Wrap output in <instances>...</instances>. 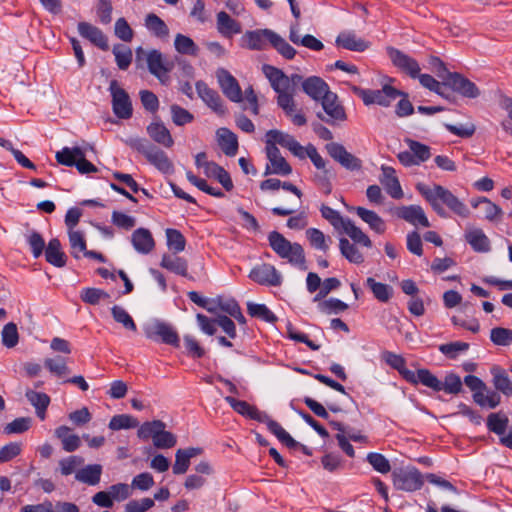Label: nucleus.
<instances>
[{"mask_svg": "<svg viewBox=\"0 0 512 512\" xmlns=\"http://www.w3.org/2000/svg\"><path fill=\"white\" fill-rule=\"evenodd\" d=\"M416 189L440 217H448L443 205H446L453 213L462 218L469 217L470 211L468 207L447 188L439 184L428 187L423 183H418Z\"/></svg>", "mask_w": 512, "mask_h": 512, "instance_id": "nucleus-1", "label": "nucleus"}, {"mask_svg": "<svg viewBox=\"0 0 512 512\" xmlns=\"http://www.w3.org/2000/svg\"><path fill=\"white\" fill-rule=\"evenodd\" d=\"M269 245L282 259H286L291 265L300 270H306V258L303 247L299 243H292L281 233L272 231L268 235Z\"/></svg>", "mask_w": 512, "mask_h": 512, "instance_id": "nucleus-2", "label": "nucleus"}, {"mask_svg": "<svg viewBox=\"0 0 512 512\" xmlns=\"http://www.w3.org/2000/svg\"><path fill=\"white\" fill-rule=\"evenodd\" d=\"M123 141L130 148L143 154L149 163L154 165L162 173L171 174L174 172L173 163L168 158L167 154L163 150L149 143L146 139L139 137H128Z\"/></svg>", "mask_w": 512, "mask_h": 512, "instance_id": "nucleus-3", "label": "nucleus"}, {"mask_svg": "<svg viewBox=\"0 0 512 512\" xmlns=\"http://www.w3.org/2000/svg\"><path fill=\"white\" fill-rule=\"evenodd\" d=\"M166 424L161 420L144 422L140 425L137 436L142 440L152 439L153 445L158 449H169L176 445V436L165 430Z\"/></svg>", "mask_w": 512, "mask_h": 512, "instance_id": "nucleus-4", "label": "nucleus"}, {"mask_svg": "<svg viewBox=\"0 0 512 512\" xmlns=\"http://www.w3.org/2000/svg\"><path fill=\"white\" fill-rule=\"evenodd\" d=\"M349 88L353 94L361 98L366 106L377 104L383 107H388L392 101L403 94V91H400L389 84H384L381 89L377 90L364 89L356 85H349Z\"/></svg>", "mask_w": 512, "mask_h": 512, "instance_id": "nucleus-5", "label": "nucleus"}, {"mask_svg": "<svg viewBox=\"0 0 512 512\" xmlns=\"http://www.w3.org/2000/svg\"><path fill=\"white\" fill-rule=\"evenodd\" d=\"M431 63L439 66L446 73L444 77L445 86L451 88L454 92L463 97L475 99L480 95V90L475 83L457 72L447 71L444 63L437 57L432 58Z\"/></svg>", "mask_w": 512, "mask_h": 512, "instance_id": "nucleus-6", "label": "nucleus"}, {"mask_svg": "<svg viewBox=\"0 0 512 512\" xmlns=\"http://www.w3.org/2000/svg\"><path fill=\"white\" fill-rule=\"evenodd\" d=\"M393 485L397 490L414 492L422 488L423 476L415 467H402L392 472Z\"/></svg>", "mask_w": 512, "mask_h": 512, "instance_id": "nucleus-7", "label": "nucleus"}, {"mask_svg": "<svg viewBox=\"0 0 512 512\" xmlns=\"http://www.w3.org/2000/svg\"><path fill=\"white\" fill-rule=\"evenodd\" d=\"M320 102L326 114V116H323L322 113H317V117L320 120L326 122L329 125H335L336 123H342L347 120L345 108L338 100L336 93L331 91Z\"/></svg>", "mask_w": 512, "mask_h": 512, "instance_id": "nucleus-8", "label": "nucleus"}, {"mask_svg": "<svg viewBox=\"0 0 512 512\" xmlns=\"http://www.w3.org/2000/svg\"><path fill=\"white\" fill-rule=\"evenodd\" d=\"M112 97L113 113L120 119H129L133 114L132 102L129 94L120 87L117 80H112L109 85Z\"/></svg>", "mask_w": 512, "mask_h": 512, "instance_id": "nucleus-9", "label": "nucleus"}, {"mask_svg": "<svg viewBox=\"0 0 512 512\" xmlns=\"http://www.w3.org/2000/svg\"><path fill=\"white\" fill-rule=\"evenodd\" d=\"M146 62L149 72L162 84L166 85L169 81L168 73L172 70L173 63L166 61L163 54L156 49L147 53Z\"/></svg>", "mask_w": 512, "mask_h": 512, "instance_id": "nucleus-10", "label": "nucleus"}, {"mask_svg": "<svg viewBox=\"0 0 512 512\" xmlns=\"http://www.w3.org/2000/svg\"><path fill=\"white\" fill-rule=\"evenodd\" d=\"M387 54L393 65L401 72L407 74L413 79H416V77L419 76L421 68L417 60L394 47H388Z\"/></svg>", "mask_w": 512, "mask_h": 512, "instance_id": "nucleus-11", "label": "nucleus"}, {"mask_svg": "<svg viewBox=\"0 0 512 512\" xmlns=\"http://www.w3.org/2000/svg\"><path fill=\"white\" fill-rule=\"evenodd\" d=\"M249 278L255 283L263 286H280L282 276L271 264L262 263L252 268Z\"/></svg>", "mask_w": 512, "mask_h": 512, "instance_id": "nucleus-12", "label": "nucleus"}, {"mask_svg": "<svg viewBox=\"0 0 512 512\" xmlns=\"http://www.w3.org/2000/svg\"><path fill=\"white\" fill-rule=\"evenodd\" d=\"M326 150L330 157H332L345 169L350 171L361 169L362 161L352 153L348 152L342 144L331 142L326 145Z\"/></svg>", "mask_w": 512, "mask_h": 512, "instance_id": "nucleus-13", "label": "nucleus"}, {"mask_svg": "<svg viewBox=\"0 0 512 512\" xmlns=\"http://www.w3.org/2000/svg\"><path fill=\"white\" fill-rule=\"evenodd\" d=\"M216 75L224 95L232 102H241L243 95L236 78L223 68L218 69Z\"/></svg>", "mask_w": 512, "mask_h": 512, "instance_id": "nucleus-14", "label": "nucleus"}, {"mask_svg": "<svg viewBox=\"0 0 512 512\" xmlns=\"http://www.w3.org/2000/svg\"><path fill=\"white\" fill-rule=\"evenodd\" d=\"M277 105L284 111L294 125L304 126L307 123L305 115L301 111L296 110V103L293 95L287 90L277 92Z\"/></svg>", "mask_w": 512, "mask_h": 512, "instance_id": "nucleus-15", "label": "nucleus"}, {"mask_svg": "<svg viewBox=\"0 0 512 512\" xmlns=\"http://www.w3.org/2000/svg\"><path fill=\"white\" fill-rule=\"evenodd\" d=\"M395 215L413 226L430 227V222L419 205L401 206L395 209Z\"/></svg>", "mask_w": 512, "mask_h": 512, "instance_id": "nucleus-16", "label": "nucleus"}, {"mask_svg": "<svg viewBox=\"0 0 512 512\" xmlns=\"http://www.w3.org/2000/svg\"><path fill=\"white\" fill-rule=\"evenodd\" d=\"M160 337L162 342L176 348L180 346V339L176 330L169 324L157 321L147 331V337Z\"/></svg>", "mask_w": 512, "mask_h": 512, "instance_id": "nucleus-17", "label": "nucleus"}, {"mask_svg": "<svg viewBox=\"0 0 512 512\" xmlns=\"http://www.w3.org/2000/svg\"><path fill=\"white\" fill-rule=\"evenodd\" d=\"M196 90L199 97L218 115H224L226 110L223 101L215 90L208 87L203 81L196 83Z\"/></svg>", "mask_w": 512, "mask_h": 512, "instance_id": "nucleus-18", "label": "nucleus"}, {"mask_svg": "<svg viewBox=\"0 0 512 512\" xmlns=\"http://www.w3.org/2000/svg\"><path fill=\"white\" fill-rule=\"evenodd\" d=\"M266 153L267 158L269 159L272 165V170L270 171L269 167L267 166L265 175L273 173L277 175L287 176L291 174L292 168L289 165V163L285 160V158L282 157L280 150L278 149L277 146L270 145L269 147H266Z\"/></svg>", "mask_w": 512, "mask_h": 512, "instance_id": "nucleus-19", "label": "nucleus"}, {"mask_svg": "<svg viewBox=\"0 0 512 512\" xmlns=\"http://www.w3.org/2000/svg\"><path fill=\"white\" fill-rule=\"evenodd\" d=\"M78 32L83 38L89 40L99 49L103 51H107L109 49L108 39L102 30L98 27L88 22H80L78 24Z\"/></svg>", "mask_w": 512, "mask_h": 512, "instance_id": "nucleus-20", "label": "nucleus"}, {"mask_svg": "<svg viewBox=\"0 0 512 512\" xmlns=\"http://www.w3.org/2000/svg\"><path fill=\"white\" fill-rule=\"evenodd\" d=\"M381 171L380 183L383 185L386 192L393 199H401L404 193L396 176L395 169L389 166H382Z\"/></svg>", "mask_w": 512, "mask_h": 512, "instance_id": "nucleus-21", "label": "nucleus"}, {"mask_svg": "<svg viewBox=\"0 0 512 512\" xmlns=\"http://www.w3.org/2000/svg\"><path fill=\"white\" fill-rule=\"evenodd\" d=\"M303 91L315 101H321L330 93L328 84L320 77L311 76L302 82Z\"/></svg>", "mask_w": 512, "mask_h": 512, "instance_id": "nucleus-22", "label": "nucleus"}, {"mask_svg": "<svg viewBox=\"0 0 512 512\" xmlns=\"http://www.w3.org/2000/svg\"><path fill=\"white\" fill-rule=\"evenodd\" d=\"M225 401L232 407L234 411L245 417H248L258 422L266 420V412L260 411L257 407L250 405L248 402L244 400H238L232 396H226Z\"/></svg>", "mask_w": 512, "mask_h": 512, "instance_id": "nucleus-23", "label": "nucleus"}, {"mask_svg": "<svg viewBox=\"0 0 512 512\" xmlns=\"http://www.w3.org/2000/svg\"><path fill=\"white\" fill-rule=\"evenodd\" d=\"M202 453V448L189 447L186 449H178L175 453V462L173 464V473L181 475L187 472L190 466V460Z\"/></svg>", "mask_w": 512, "mask_h": 512, "instance_id": "nucleus-24", "label": "nucleus"}, {"mask_svg": "<svg viewBox=\"0 0 512 512\" xmlns=\"http://www.w3.org/2000/svg\"><path fill=\"white\" fill-rule=\"evenodd\" d=\"M262 70L269 80L271 87L276 93L287 90L289 88V76H287L281 69L266 64L263 65Z\"/></svg>", "mask_w": 512, "mask_h": 512, "instance_id": "nucleus-25", "label": "nucleus"}, {"mask_svg": "<svg viewBox=\"0 0 512 512\" xmlns=\"http://www.w3.org/2000/svg\"><path fill=\"white\" fill-rule=\"evenodd\" d=\"M349 211H354L376 233L383 234L386 231L385 221L376 212L360 206L351 207Z\"/></svg>", "mask_w": 512, "mask_h": 512, "instance_id": "nucleus-26", "label": "nucleus"}, {"mask_svg": "<svg viewBox=\"0 0 512 512\" xmlns=\"http://www.w3.org/2000/svg\"><path fill=\"white\" fill-rule=\"evenodd\" d=\"M134 249L141 254L150 253L155 247L151 232L146 228L136 229L131 236Z\"/></svg>", "mask_w": 512, "mask_h": 512, "instance_id": "nucleus-27", "label": "nucleus"}, {"mask_svg": "<svg viewBox=\"0 0 512 512\" xmlns=\"http://www.w3.org/2000/svg\"><path fill=\"white\" fill-rule=\"evenodd\" d=\"M336 44L344 49L363 52L369 47V43L356 36L352 31L341 32L336 38Z\"/></svg>", "mask_w": 512, "mask_h": 512, "instance_id": "nucleus-28", "label": "nucleus"}, {"mask_svg": "<svg viewBox=\"0 0 512 512\" xmlns=\"http://www.w3.org/2000/svg\"><path fill=\"white\" fill-rule=\"evenodd\" d=\"M218 144L225 155L233 157L238 151V139L228 128H219L216 132Z\"/></svg>", "mask_w": 512, "mask_h": 512, "instance_id": "nucleus-29", "label": "nucleus"}, {"mask_svg": "<svg viewBox=\"0 0 512 512\" xmlns=\"http://www.w3.org/2000/svg\"><path fill=\"white\" fill-rule=\"evenodd\" d=\"M147 133L153 141L166 148H170L174 144L170 131L162 122H152L149 124L147 126Z\"/></svg>", "mask_w": 512, "mask_h": 512, "instance_id": "nucleus-30", "label": "nucleus"}, {"mask_svg": "<svg viewBox=\"0 0 512 512\" xmlns=\"http://www.w3.org/2000/svg\"><path fill=\"white\" fill-rule=\"evenodd\" d=\"M160 266L168 271L186 277L188 275V262L177 254H164Z\"/></svg>", "mask_w": 512, "mask_h": 512, "instance_id": "nucleus-31", "label": "nucleus"}, {"mask_svg": "<svg viewBox=\"0 0 512 512\" xmlns=\"http://www.w3.org/2000/svg\"><path fill=\"white\" fill-rule=\"evenodd\" d=\"M270 33H274V31L270 29H259L246 32L245 38L248 48L251 50H264L267 43H271L272 37Z\"/></svg>", "mask_w": 512, "mask_h": 512, "instance_id": "nucleus-32", "label": "nucleus"}, {"mask_svg": "<svg viewBox=\"0 0 512 512\" xmlns=\"http://www.w3.org/2000/svg\"><path fill=\"white\" fill-rule=\"evenodd\" d=\"M264 421L260 423H264L267 425L268 430L277 437V439L287 446L288 448H296L297 441L291 437V435L275 420L271 419L269 415L265 414Z\"/></svg>", "mask_w": 512, "mask_h": 512, "instance_id": "nucleus-33", "label": "nucleus"}, {"mask_svg": "<svg viewBox=\"0 0 512 512\" xmlns=\"http://www.w3.org/2000/svg\"><path fill=\"white\" fill-rule=\"evenodd\" d=\"M45 258L48 263L55 267H64L66 265V255L61 249V243L57 238L48 242L45 249Z\"/></svg>", "mask_w": 512, "mask_h": 512, "instance_id": "nucleus-34", "label": "nucleus"}, {"mask_svg": "<svg viewBox=\"0 0 512 512\" xmlns=\"http://www.w3.org/2000/svg\"><path fill=\"white\" fill-rule=\"evenodd\" d=\"M27 400L35 408L36 415L40 420L46 417V410L50 404V397L46 393L27 390L25 393Z\"/></svg>", "mask_w": 512, "mask_h": 512, "instance_id": "nucleus-35", "label": "nucleus"}, {"mask_svg": "<svg viewBox=\"0 0 512 512\" xmlns=\"http://www.w3.org/2000/svg\"><path fill=\"white\" fill-rule=\"evenodd\" d=\"M217 29L225 37H232L234 34L241 33L240 23L232 19L224 11H220L217 14Z\"/></svg>", "mask_w": 512, "mask_h": 512, "instance_id": "nucleus-36", "label": "nucleus"}, {"mask_svg": "<svg viewBox=\"0 0 512 512\" xmlns=\"http://www.w3.org/2000/svg\"><path fill=\"white\" fill-rule=\"evenodd\" d=\"M144 25L147 30L157 38L165 39L169 36L167 24L155 13L146 15Z\"/></svg>", "mask_w": 512, "mask_h": 512, "instance_id": "nucleus-37", "label": "nucleus"}, {"mask_svg": "<svg viewBox=\"0 0 512 512\" xmlns=\"http://www.w3.org/2000/svg\"><path fill=\"white\" fill-rule=\"evenodd\" d=\"M280 187L293 193L297 197L298 201L292 204L291 207H274L271 211L276 216H289L299 209L303 193L291 182H281Z\"/></svg>", "mask_w": 512, "mask_h": 512, "instance_id": "nucleus-38", "label": "nucleus"}, {"mask_svg": "<svg viewBox=\"0 0 512 512\" xmlns=\"http://www.w3.org/2000/svg\"><path fill=\"white\" fill-rule=\"evenodd\" d=\"M102 474V466L99 464L87 465L86 467L79 470L75 478L76 480L88 484L97 485L100 482Z\"/></svg>", "mask_w": 512, "mask_h": 512, "instance_id": "nucleus-39", "label": "nucleus"}, {"mask_svg": "<svg viewBox=\"0 0 512 512\" xmlns=\"http://www.w3.org/2000/svg\"><path fill=\"white\" fill-rule=\"evenodd\" d=\"M466 241L477 252H488L490 241L481 229H472L465 235Z\"/></svg>", "mask_w": 512, "mask_h": 512, "instance_id": "nucleus-40", "label": "nucleus"}, {"mask_svg": "<svg viewBox=\"0 0 512 512\" xmlns=\"http://www.w3.org/2000/svg\"><path fill=\"white\" fill-rule=\"evenodd\" d=\"M483 206L484 217L489 221H495L502 215V209L486 197H480L471 201V206L477 208Z\"/></svg>", "mask_w": 512, "mask_h": 512, "instance_id": "nucleus-41", "label": "nucleus"}, {"mask_svg": "<svg viewBox=\"0 0 512 512\" xmlns=\"http://www.w3.org/2000/svg\"><path fill=\"white\" fill-rule=\"evenodd\" d=\"M366 285L370 288L374 297L380 302H388L393 295V288L391 286L377 282L372 277L367 278Z\"/></svg>", "mask_w": 512, "mask_h": 512, "instance_id": "nucleus-42", "label": "nucleus"}, {"mask_svg": "<svg viewBox=\"0 0 512 512\" xmlns=\"http://www.w3.org/2000/svg\"><path fill=\"white\" fill-rule=\"evenodd\" d=\"M493 376V385L496 390L502 392L504 395H510L512 393V383L505 370L499 367H493L491 369Z\"/></svg>", "mask_w": 512, "mask_h": 512, "instance_id": "nucleus-43", "label": "nucleus"}, {"mask_svg": "<svg viewBox=\"0 0 512 512\" xmlns=\"http://www.w3.org/2000/svg\"><path fill=\"white\" fill-rule=\"evenodd\" d=\"M44 366L51 374L59 378L70 374V369L67 366V359L62 356L46 358L44 360Z\"/></svg>", "mask_w": 512, "mask_h": 512, "instance_id": "nucleus-44", "label": "nucleus"}, {"mask_svg": "<svg viewBox=\"0 0 512 512\" xmlns=\"http://www.w3.org/2000/svg\"><path fill=\"white\" fill-rule=\"evenodd\" d=\"M247 311L251 317L261 319L265 322L275 323L277 321L276 315L265 304L248 302Z\"/></svg>", "mask_w": 512, "mask_h": 512, "instance_id": "nucleus-45", "label": "nucleus"}, {"mask_svg": "<svg viewBox=\"0 0 512 512\" xmlns=\"http://www.w3.org/2000/svg\"><path fill=\"white\" fill-rule=\"evenodd\" d=\"M174 47L178 53L183 55L196 56L199 51L193 39L181 33L175 36Z\"/></svg>", "mask_w": 512, "mask_h": 512, "instance_id": "nucleus-46", "label": "nucleus"}, {"mask_svg": "<svg viewBox=\"0 0 512 512\" xmlns=\"http://www.w3.org/2000/svg\"><path fill=\"white\" fill-rule=\"evenodd\" d=\"M83 156V150L80 147H64L55 155L57 162L61 165L72 167L79 157Z\"/></svg>", "mask_w": 512, "mask_h": 512, "instance_id": "nucleus-47", "label": "nucleus"}, {"mask_svg": "<svg viewBox=\"0 0 512 512\" xmlns=\"http://www.w3.org/2000/svg\"><path fill=\"white\" fill-rule=\"evenodd\" d=\"M306 237L310 242V245L323 252H327L329 249L328 242H331L330 237H326L324 233L317 228H308L306 230Z\"/></svg>", "mask_w": 512, "mask_h": 512, "instance_id": "nucleus-48", "label": "nucleus"}, {"mask_svg": "<svg viewBox=\"0 0 512 512\" xmlns=\"http://www.w3.org/2000/svg\"><path fill=\"white\" fill-rule=\"evenodd\" d=\"M272 39L270 45L285 59L291 60L296 55V50L276 32L270 33Z\"/></svg>", "mask_w": 512, "mask_h": 512, "instance_id": "nucleus-49", "label": "nucleus"}, {"mask_svg": "<svg viewBox=\"0 0 512 512\" xmlns=\"http://www.w3.org/2000/svg\"><path fill=\"white\" fill-rule=\"evenodd\" d=\"M339 248L341 254L351 263L361 264L364 261V257L359 249L346 238H341L339 241Z\"/></svg>", "mask_w": 512, "mask_h": 512, "instance_id": "nucleus-50", "label": "nucleus"}, {"mask_svg": "<svg viewBox=\"0 0 512 512\" xmlns=\"http://www.w3.org/2000/svg\"><path fill=\"white\" fill-rule=\"evenodd\" d=\"M342 229L355 243L361 244L368 248L372 246L370 238L350 219L346 221V224Z\"/></svg>", "mask_w": 512, "mask_h": 512, "instance_id": "nucleus-51", "label": "nucleus"}, {"mask_svg": "<svg viewBox=\"0 0 512 512\" xmlns=\"http://www.w3.org/2000/svg\"><path fill=\"white\" fill-rule=\"evenodd\" d=\"M167 246L174 254L184 251L186 239L184 235L177 229H166Z\"/></svg>", "mask_w": 512, "mask_h": 512, "instance_id": "nucleus-52", "label": "nucleus"}, {"mask_svg": "<svg viewBox=\"0 0 512 512\" xmlns=\"http://www.w3.org/2000/svg\"><path fill=\"white\" fill-rule=\"evenodd\" d=\"M139 426L136 418L128 414L115 415L111 418L108 427L111 430L131 429Z\"/></svg>", "mask_w": 512, "mask_h": 512, "instance_id": "nucleus-53", "label": "nucleus"}, {"mask_svg": "<svg viewBox=\"0 0 512 512\" xmlns=\"http://www.w3.org/2000/svg\"><path fill=\"white\" fill-rule=\"evenodd\" d=\"M293 140L294 137L292 135L277 129L269 130L266 133V147H269L270 145L276 146L279 144L284 148H288Z\"/></svg>", "mask_w": 512, "mask_h": 512, "instance_id": "nucleus-54", "label": "nucleus"}, {"mask_svg": "<svg viewBox=\"0 0 512 512\" xmlns=\"http://www.w3.org/2000/svg\"><path fill=\"white\" fill-rule=\"evenodd\" d=\"M113 319L122 324L126 330L136 331L137 326L130 314L121 306L115 305L111 308Z\"/></svg>", "mask_w": 512, "mask_h": 512, "instance_id": "nucleus-55", "label": "nucleus"}, {"mask_svg": "<svg viewBox=\"0 0 512 512\" xmlns=\"http://www.w3.org/2000/svg\"><path fill=\"white\" fill-rule=\"evenodd\" d=\"M405 142L418 164L427 161L431 157L429 146L412 139H406Z\"/></svg>", "mask_w": 512, "mask_h": 512, "instance_id": "nucleus-56", "label": "nucleus"}, {"mask_svg": "<svg viewBox=\"0 0 512 512\" xmlns=\"http://www.w3.org/2000/svg\"><path fill=\"white\" fill-rule=\"evenodd\" d=\"M490 340L497 346H509L512 343V330L504 327L492 328Z\"/></svg>", "mask_w": 512, "mask_h": 512, "instance_id": "nucleus-57", "label": "nucleus"}, {"mask_svg": "<svg viewBox=\"0 0 512 512\" xmlns=\"http://www.w3.org/2000/svg\"><path fill=\"white\" fill-rule=\"evenodd\" d=\"M69 243L71 247V255L79 259L80 253H85L86 249V240L84 235L80 231H69Z\"/></svg>", "mask_w": 512, "mask_h": 512, "instance_id": "nucleus-58", "label": "nucleus"}, {"mask_svg": "<svg viewBox=\"0 0 512 512\" xmlns=\"http://www.w3.org/2000/svg\"><path fill=\"white\" fill-rule=\"evenodd\" d=\"M319 310L327 315L339 314L348 309V305L337 298H330L318 304Z\"/></svg>", "mask_w": 512, "mask_h": 512, "instance_id": "nucleus-59", "label": "nucleus"}, {"mask_svg": "<svg viewBox=\"0 0 512 512\" xmlns=\"http://www.w3.org/2000/svg\"><path fill=\"white\" fill-rule=\"evenodd\" d=\"M113 54L119 69L126 70L130 66L132 61V51L130 48L124 45H115L113 47Z\"/></svg>", "mask_w": 512, "mask_h": 512, "instance_id": "nucleus-60", "label": "nucleus"}, {"mask_svg": "<svg viewBox=\"0 0 512 512\" xmlns=\"http://www.w3.org/2000/svg\"><path fill=\"white\" fill-rule=\"evenodd\" d=\"M320 212L322 217L329 221L335 229H342L346 221L349 220L348 218H343L338 211L324 204L321 206Z\"/></svg>", "mask_w": 512, "mask_h": 512, "instance_id": "nucleus-61", "label": "nucleus"}, {"mask_svg": "<svg viewBox=\"0 0 512 512\" xmlns=\"http://www.w3.org/2000/svg\"><path fill=\"white\" fill-rule=\"evenodd\" d=\"M367 462L379 473L386 474L391 470L389 460L382 454L370 452L367 454Z\"/></svg>", "mask_w": 512, "mask_h": 512, "instance_id": "nucleus-62", "label": "nucleus"}, {"mask_svg": "<svg viewBox=\"0 0 512 512\" xmlns=\"http://www.w3.org/2000/svg\"><path fill=\"white\" fill-rule=\"evenodd\" d=\"M508 422L509 420L506 416L500 417L496 413H491L487 418V427L489 431L497 435H503L506 431Z\"/></svg>", "mask_w": 512, "mask_h": 512, "instance_id": "nucleus-63", "label": "nucleus"}, {"mask_svg": "<svg viewBox=\"0 0 512 512\" xmlns=\"http://www.w3.org/2000/svg\"><path fill=\"white\" fill-rule=\"evenodd\" d=\"M170 110L172 120L177 126H183L185 124L191 123L194 119V116L188 110L177 104L171 105Z\"/></svg>", "mask_w": 512, "mask_h": 512, "instance_id": "nucleus-64", "label": "nucleus"}]
</instances>
